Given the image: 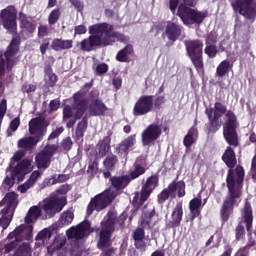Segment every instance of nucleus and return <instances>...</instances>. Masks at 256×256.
<instances>
[{
    "label": "nucleus",
    "mask_w": 256,
    "mask_h": 256,
    "mask_svg": "<svg viewBox=\"0 0 256 256\" xmlns=\"http://www.w3.org/2000/svg\"><path fill=\"white\" fill-rule=\"evenodd\" d=\"M229 69H231V63L227 60L222 61L216 68L215 77L221 89H227V87H229V84H225V80L223 79V77L229 73Z\"/></svg>",
    "instance_id": "4be33fe9"
},
{
    "label": "nucleus",
    "mask_w": 256,
    "mask_h": 256,
    "mask_svg": "<svg viewBox=\"0 0 256 256\" xmlns=\"http://www.w3.org/2000/svg\"><path fill=\"white\" fill-rule=\"evenodd\" d=\"M161 126L158 124H150L143 132H142V143L144 146L153 145L159 137H161Z\"/></svg>",
    "instance_id": "aec40b11"
},
{
    "label": "nucleus",
    "mask_w": 256,
    "mask_h": 256,
    "mask_svg": "<svg viewBox=\"0 0 256 256\" xmlns=\"http://www.w3.org/2000/svg\"><path fill=\"white\" fill-rule=\"evenodd\" d=\"M69 191H71V186L64 184L49 198L42 201L40 206L48 217H53L55 213H59L63 210V206L67 205V198L65 195H67Z\"/></svg>",
    "instance_id": "7ed1b4c3"
},
{
    "label": "nucleus",
    "mask_w": 256,
    "mask_h": 256,
    "mask_svg": "<svg viewBox=\"0 0 256 256\" xmlns=\"http://www.w3.org/2000/svg\"><path fill=\"white\" fill-rule=\"evenodd\" d=\"M31 187H33V183H31L29 180L27 182H25L24 184L20 185L18 187V191L20 193H27V191H29V189H31Z\"/></svg>",
    "instance_id": "6e6d98bb"
},
{
    "label": "nucleus",
    "mask_w": 256,
    "mask_h": 256,
    "mask_svg": "<svg viewBox=\"0 0 256 256\" xmlns=\"http://www.w3.org/2000/svg\"><path fill=\"white\" fill-rule=\"evenodd\" d=\"M143 173H145V168L141 165H136L134 171L130 174V180L137 179V177H140Z\"/></svg>",
    "instance_id": "603ef678"
},
{
    "label": "nucleus",
    "mask_w": 256,
    "mask_h": 256,
    "mask_svg": "<svg viewBox=\"0 0 256 256\" xmlns=\"http://www.w3.org/2000/svg\"><path fill=\"white\" fill-rule=\"evenodd\" d=\"M35 89H37V86H35L33 84H24L22 87L23 93H27L28 95H29V93L35 92Z\"/></svg>",
    "instance_id": "052dcab7"
},
{
    "label": "nucleus",
    "mask_w": 256,
    "mask_h": 256,
    "mask_svg": "<svg viewBox=\"0 0 256 256\" xmlns=\"http://www.w3.org/2000/svg\"><path fill=\"white\" fill-rule=\"evenodd\" d=\"M222 159L224 163L229 167V169H233L235 165H237V158L235 157V152L231 147H227L226 151L224 152Z\"/></svg>",
    "instance_id": "7c9ffc66"
},
{
    "label": "nucleus",
    "mask_w": 256,
    "mask_h": 256,
    "mask_svg": "<svg viewBox=\"0 0 256 256\" xmlns=\"http://www.w3.org/2000/svg\"><path fill=\"white\" fill-rule=\"evenodd\" d=\"M155 216V209L150 208L149 210L144 209L142 218L140 221L141 227L147 228L149 225H151V220Z\"/></svg>",
    "instance_id": "58836bf2"
},
{
    "label": "nucleus",
    "mask_w": 256,
    "mask_h": 256,
    "mask_svg": "<svg viewBox=\"0 0 256 256\" xmlns=\"http://www.w3.org/2000/svg\"><path fill=\"white\" fill-rule=\"evenodd\" d=\"M19 21L20 27L24 31H27L28 33H33V31H35V25H33L31 21H29V19L23 12L19 13Z\"/></svg>",
    "instance_id": "4c0bfd02"
},
{
    "label": "nucleus",
    "mask_w": 256,
    "mask_h": 256,
    "mask_svg": "<svg viewBox=\"0 0 256 256\" xmlns=\"http://www.w3.org/2000/svg\"><path fill=\"white\" fill-rule=\"evenodd\" d=\"M31 233H33L32 225L18 226L14 231L8 234L7 240L9 242H0V251L11 253V251L17 247V243L23 241V239H30Z\"/></svg>",
    "instance_id": "6e6552de"
},
{
    "label": "nucleus",
    "mask_w": 256,
    "mask_h": 256,
    "mask_svg": "<svg viewBox=\"0 0 256 256\" xmlns=\"http://www.w3.org/2000/svg\"><path fill=\"white\" fill-rule=\"evenodd\" d=\"M133 53V46L127 45L124 49L120 50L117 54L116 59L122 63L127 61V57Z\"/></svg>",
    "instance_id": "79ce46f5"
},
{
    "label": "nucleus",
    "mask_w": 256,
    "mask_h": 256,
    "mask_svg": "<svg viewBox=\"0 0 256 256\" xmlns=\"http://www.w3.org/2000/svg\"><path fill=\"white\" fill-rule=\"evenodd\" d=\"M227 111V108L225 105L216 102L214 105V108H207L206 109V115H208L209 121L212 125V127H215V130L219 129L221 125H223V121L221 120V117L225 115V112Z\"/></svg>",
    "instance_id": "dca6fc26"
},
{
    "label": "nucleus",
    "mask_w": 256,
    "mask_h": 256,
    "mask_svg": "<svg viewBox=\"0 0 256 256\" xmlns=\"http://www.w3.org/2000/svg\"><path fill=\"white\" fill-rule=\"evenodd\" d=\"M65 245V240L63 238H55L54 242L48 247L49 255H53L55 251H59Z\"/></svg>",
    "instance_id": "37998d69"
},
{
    "label": "nucleus",
    "mask_w": 256,
    "mask_h": 256,
    "mask_svg": "<svg viewBox=\"0 0 256 256\" xmlns=\"http://www.w3.org/2000/svg\"><path fill=\"white\" fill-rule=\"evenodd\" d=\"M244 177L245 170H243L241 166H237L235 170L229 169L228 171L226 178L228 195L223 202L220 212L223 221H228L229 217L233 214V209H235L241 201Z\"/></svg>",
    "instance_id": "f03ea898"
},
{
    "label": "nucleus",
    "mask_w": 256,
    "mask_h": 256,
    "mask_svg": "<svg viewBox=\"0 0 256 256\" xmlns=\"http://www.w3.org/2000/svg\"><path fill=\"white\" fill-rule=\"evenodd\" d=\"M92 87L91 83H87L84 85V87L74 94V118L75 119H81L83 115L85 114V111L87 110V100L85 99V93L86 91H89Z\"/></svg>",
    "instance_id": "4468645a"
},
{
    "label": "nucleus",
    "mask_w": 256,
    "mask_h": 256,
    "mask_svg": "<svg viewBox=\"0 0 256 256\" xmlns=\"http://www.w3.org/2000/svg\"><path fill=\"white\" fill-rule=\"evenodd\" d=\"M137 143V139L135 138V135L129 136L125 140L122 141L121 144L117 147L116 151L120 157L127 158V155H129V149L133 147Z\"/></svg>",
    "instance_id": "393cba45"
},
{
    "label": "nucleus",
    "mask_w": 256,
    "mask_h": 256,
    "mask_svg": "<svg viewBox=\"0 0 256 256\" xmlns=\"http://www.w3.org/2000/svg\"><path fill=\"white\" fill-rule=\"evenodd\" d=\"M0 19L2 25L8 33L15 35L17 33V9L14 6H8L1 10Z\"/></svg>",
    "instance_id": "f8f14e48"
},
{
    "label": "nucleus",
    "mask_w": 256,
    "mask_h": 256,
    "mask_svg": "<svg viewBox=\"0 0 256 256\" xmlns=\"http://www.w3.org/2000/svg\"><path fill=\"white\" fill-rule=\"evenodd\" d=\"M157 183H159V178H157V176H151L147 179L141 193L136 192L134 194L133 205L136 209H139V207L149 199V195L153 193V190L157 187Z\"/></svg>",
    "instance_id": "ddd939ff"
},
{
    "label": "nucleus",
    "mask_w": 256,
    "mask_h": 256,
    "mask_svg": "<svg viewBox=\"0 0 256 256\" xmlns=\"http://www.w3.org/2000/svg\"><path fill=\"white\" fill-rule=\"evenodd\" d=\"M114 189L118 191L119 189H125L126 186L131 183V177L129 176H120V177H113L110 179Z\"/></svg>",
    "instance_id": "473e14b6"
},
{
    "label": "nucleus",
    "mask_w": 256,
    "mask_h": 256,
    "mask_svg": "<svg viewBox=\"0 0 256 256\" xmlns=\"http://www.w3.org/2000/svg\"><path fill=\"white\" fill-rule=\"evenodd\" d=\"M181 221H183V203L178 202L172 211L170 223L172 227H179Z\"/></svg>",
    "instance_id": "bb28decb"
},
{
    "label": "nucleus",
    "mask_w": 256,
    "mask_h": 256,
    "mask_svg": "<svg viewBox=\"0 0 256 256\" xmlns=\"http://www.w3.org/2000/svg\"><path fill=\"white\" fill-rule=\"evenodd\" d=\"M6 111H7V100H2L0 104V125H1V121H3V117H5Z\"/></svg>",
    "instance_id": "4d7b16f0"
},
{
    "label": "nucleus",
    "mask_w": 256,
    "mask_h": 256,
    "mask_svg": "<svg viewBox=\"0 0 256 256\" xmlns=\"http://www.w3.org/2000/svg\"><path fill=\"white\" fill-rule=\"evenodd\" d=\"M189 57L203 55V43L199 40H188L185 43Z\"/></svg>",
    "instance_id": "a878e982"
},
{
    "label": "nucleus",
    "mask_w": 256,
    "mask_h": 256,
    "mask_svg": "<svg viewBox=\"0 0 256 256\" xmlns=\"http://www.w3.org/2000/svg\"><path fill=\"white\" fill-rule=\"evenodd\" d=\"M107 111V106L101 100L92 102L88 107V113L92 116L103 115Z\"/></svg>",
    "instance_id": "c85d7f7f"
},
{
    "label": "nucleus",
    "mask_w": 256,
    "mask_h": 256,
    "mask_svg": "<svg viewBox=\"0 0 256 256\" xmlns=\"http://www.w3.org/2000/svg\"><path fill=\"white\" fill-rule=\"evenodd\" d=\"M61 133H63V127H59L56 130H54L50 134L49 139H55V138L59 137L61 135Z\"/></svg>",
    "instance_id": "774afa93"
},
{
    "label": "nucleus",
    "mask_w": 256,
    "mask_h": 256,
    "mask_svg": "<svg viewBox=\"0 0 256 256\" xmlns=\"http://www.w3.org/2000/svg\"><path fill=\"white\" fill-rule=\"evenodd\" d=\"M153 111V96L143 95L134 105L133 115L134 117H141L151 113Z\"/></svg>",
    "instance_id": "a211bd4d"
},
{
    "label": "nucleus",
    "mask_w": 256,
    "mask_h": 256,
    "mask_svg": "<svg viewBox=\"0 0 256 256\" xmlns=\"http://www.w3.org/2000/svg\"><path fill=\"white\" fill-rule=\"evenodd\" d=\"M203 54H197L190 56V59L193 63V65L196 67V69L199 71L200 69H203Z\"/></svg>",
    "instance_id": "09e8293b"
},
{
    "label": "nucleus",
    "mask_w": 256,
    "mask_h": 256,
    "mask_svg": "<svg viewBox=\"0 0 256 256\" xmlns=\"http://www.w3.org/2000/svg\"><path fill=\"white\" fill-rule=\"evenodd\" d=\"M14 256H31V248L29 247V244L22 243Z\"/></svg>",
    "instance_id": "49530a36"
},
{
    "label": "nucleus",
    "mask_w": 256,
    "mask_h": 256,
    "mask_svg": "<svg viewBox=\"0 0 256 256\" xmlns=\"http://www.w3.org/2000/svg\"><path fill=\"white\" fill-rule=\"evenodd\" d=\"M226 117L228 119V122L224 126V137L228 143V145H232L233 147H237V118L235 117V114L233 112L228 111L226 112Z\"/></svg>",
    "instance_id": "2eb2a0df"
},
{
    "label": "nucleus",
    "mask_w": 256,
    "mask_h": 256,
    "mask_svg": "<svg viewBox=\"0 0 256 256\" xmlns=\"http://www.w3.org/2000/svg\"><path fill=\"white\" fill-rule=\"evenodd\" d=\"M91 232V224L87 221L80 223L76 227L67 230L66 234L69 239H83Z\"/></svg>",
    "instance_id": "412c9836"
},
{
    "label": "nucleus",
    "mask_w": 256,
    "mask_h": 256,
    "mask_svg": "<svg viewBox=\"0 0 256 256\" xmlns=\"http://www.w3.org/2000/svg\"><path fill=\"white\" fill-rule=\"evenodd\" d=\"M31 171H33V164L29 159L22 160V162L18 163L17 166L8 172L6 169V177L2 183L1 190L9 191L15 185V181H22L25 175L31 173Z\"/></svg>",
    "instance_id": "423d86ee"
},
{
    "label": "nucleus",
    "mask_w": 256,
    "mask_h": 256,
    "mask_svg": "<svg viewBox=\"0 0 256 256\" xmlns=\"http://www.w3.org/2000/svg\"><path fill=\"white\" fill-rule=\"evenodd\" d=\"M244 233H245V227L239 224L236 228V239H241Z\"/></svg>",
    "instance_id": "338daca9"
},
{
    "label": "nucleus",
    "mask_w": 256,
    "mask_h": 256,
    "mask_svg": "<svg viewBox=\"0 0 256 256\" xmlns=\"http://www.w3.org/2000/svg\"><path fill=\"white\" fill-rule=\"evenodd\" d=\"M3 205H5V207L1 210L2 217L0 218V227H2V231H5V229L11 225L13 213H15L17 205H19L17 194L15 192L6 194L4 199L0 201V207H3Z\"/></svg>",
    "instance_id": "1a4fd4ad"
},
{
    "label": "nucleus",
    "mask_w": 256,
    "mask_h": 256,
    "mask_svg": "<svg viewBox=\"0 0 256 256\" xmlns=\"http://www.w3.org/2000/svg\"><path fill=\"white\" fill-rule=\"evenodd\" d=\"M232 7L236 13H240L246 19H253L256 15L253 0H235L232 2Z\"/></svg>",
    "instance_id": "f3484780"
},
{
    "label": "nucleus",
    "mask_w": 256,
    "mask_h": 256,
    "mask_svg": "<svg viewBox=\"0 0 256 256\" xmlns=\"http://www.w3.org/2000/svg\"><path fill=\"white\" fill-rule=\"evenodd\" d=\"M85 129H87V120L83 118V120L79 122L77 126L78 135H83V131H85Z\"/></svg>",
    "instance_id": "13d9d810"
},
{
    "label": "nucleus",
    "mask_w": 256,
    "mask_h": 256,
    "mask_svg": "<svg viewBox=\"0 0 256 256\" xmlns=\"http://www.w3.org/2000/svg\"><path fill=\"white\" fill-rule=\"evenodd\" d=\"M169 197H171V190L169 188H166L158 195V202L165 203V201H167Z\"/></svg>",
    "instance_id": "3c124183"
},
{
    "label": "nucleus",
    "mask_w": 256,
    "mask_h": 256,
    "mask_svg": "<svg viewBox=\"0 0 256 256\" xmlns=\"http://www.w3.org/2000/svg\"><path fill=\"white\" fill-rule=\"evenodd\" d=\"M49 239H51V230L45 228L44 230L40 231L36 236V241H41L43 245H47Z\"/></svg>",
    "instance_id": "c03bdc74"
},
{
    "label": "nucleus",
    "mask_w": 256,
    "mask_h": 256,
    "mask_svg": "<svg viewBox=\"0 0 256 256\" xmlns=\"http://www.w3.org/2000/svg\"><path fill=\"white\" fill-rule=\"evenodd\" d=\"M74 217L71 211H66L61 215L60 221L62 225H69V223L73 222Z\"/></svg>",
    "instance_id": "8fccbe9b"
},
{
    "label": "nucleus",
    "mask_w": 256,
    "mask_h": 256,
    "mask_svg": "<svg viewBox=\"0 0 256 256\" xmlns=\"http://www.w3.org/2000/svg\"><path fill=\"white\" fill-rule=\"evenodd\" d=\"M109 70V66H107V64L105 63H102V64H99L96 68V73L98 75H103V73H105L106 71Z\"/></svg>",
    "instance_id": "680f3d73"
},
{
    "label": "nucleus",
    "mask_w": 256,
    "mask_h": 256,
    "mask_svg": "<svg viewBox=\"0 0 256 256\" xmlns=\"http://www.w3.org/2000/svg\"><path fill=\"white\" fill-rule=\"evenodd\" d=\"M103 164L105 169H107V171H113V169H115V165H117V156L115 155L108 156L104 160Z\"/></svg>",
    "instance_id": "a18cd8bd"
},
{
    "label": "nucleus",
    "mask_w": 256,
    "mask_h": 256,
    "mask_svg": "<svg viewBox=\"0 0 256 256\" xmlns=\"http://www.w3.org/2000/svg\"><path fill=\"white\" fill-rule=\"evenodd\" d=\"M73 146V142L71 141V138H66L62 141V147L65 149V151H69L71 147Z\"/></svg>",
    "instance_id": "0e129e2a"
},
{
    "label": "nucleus",
    "mask_w": 256,
    "mask_h": 256,
    "mask_svg": "<svg viewBox=\"0 0 256 256\" xmlns=\"http://www.w3.org/2000/svg\"><path fill=\"white\" fill-rule=\"evenodd\" d=\"M168 189H170L171 197H185V182L179 181V182H173L168 186Z\"/></svg>",
    "instance_id": "c756f323"
},
{
    "label": "nucleus",
    "mask_w": 256,
    "mask_h": 256,
    "mask_svg": "<svg viewBox=\"0 0 256 256\" xmlns=\"http://www.w3.org/2000/svg\"><path fill=\"white\" fill-rule=\"evenodd\" d=\"M43 202L39 203V206H32L28 213L27 216L25 217V223L27 224H22V225H31L30 223H35L37 221V218L41 215V210L43 211V207H41V204Z\"/></svg>",
    "instance_id": "cd10ccee"
},
{
    "label": "nucleus",
    "mask_w": 256,
    "mask_h": 256,
    "mask_svg": "<svg viewBox=\"0 0 256 256\" xmlns=\"http://www.w3.org/2000/svg\"><path fill=\"white\" fill-rule=\"evenodd\" d=\"M57 151V145H47L42 152L36 156V165L38 169H47L51 163V157Z\"/></svg>",
    "instance_id": "6ab92c4d"
},
{
    "label": "nucleus",
    "mask_w": 256,
    "mask_h": 256,
    "mask_svg": "<svg viewBox=\"0 0 256 256\" xmlns=\"http://www.w3.org/2000/svg\"><path fill=\"white\" fill-rule=\"evenodd\" d=\"M24 157H25V151L19 150L15 152L14 156L11 159L9 167L7 168V173H9L11 169H15V167H17L19 163H22L23 161H21V159H23Z\"/></svg>",
    "instance_id": "a19ab883"
},
{
    "label": "nucleus",
    "mask_w": 256,
    "mask_h": 256,
    "mask_svg": "<svg viewBox=\"0 0 256 256\" xmlns=\"http://www.w3.org/2000/svg\"><path fill=\"white\" fill-rule=\"evenodd\" d=\"M199 137V132L197 131V128L193 126L189 129L187 135L184 137L183 144L189 149L193 143L197 141V138Z\"/></svg>",
    "instance_id": "f704fd0d"
},
{
    "label": "nucleus",
    "mask_w": 256,
    "mask_h": 256,
    "mask_svg": "<svg viewBox=\"0 0 256 256\" xmlns=\"http://www.w3.org/2000/svg\"><path fill=\"white\" fill-rule=\"evenodd\" d=\"M75 35H85L87 33V28L84 25L76 26L75 29Z\"/></svg>",
    "instance_id": "69168bd1"
},
{
    "label": "nucleus",
    "mask_w": 256,
    "mask_h": 256,
    "mask_svg": "<svg viewBox=\"0 0 256 256\" xmlns=\"http://www.w3.org/2000/svg\"><path fill=\"white\" fill-rule=\"evenodd\" d=\"M202 203L203 202L199 198H194L190 201L189 209H190L191 221H193L195 217H199L201 213L199 209H201Z\"/></svg>",
    "instance_id": "c9c22d12"
},
{
    "label": "nucleus",
    "mask_w": 256,
    "mask_h": 256,
    "mask_svg": "<svg viewBox=\"0 0 256 256\" xmlns=\"http://www.w3.org/2000/svg\"><path fill=\"white\" fill-rule=\"evenodd\" d=\"M109 143H111V139L109 137L104 138L102 142H100L96 147V159H101V157H105L109 152Z\"/></svg>",
    "instance_id": "72a5a7b5"
},
{
    "label": "nucleus",
    "mask_w": 256,
    "mask_h": 256,
    "mask_svg": "<svg viewBox=\"0 0 256 256\" xmlns=\"http://www.w3.org/2000/svg\"><path fill=\"white\" fill-rule=\"evenodd\" d=\"M54 51H64L73 47V40L54 39L51 45Z\"/></svg>",
    "instance_id": "2f4dec72"
},
{
    "label": "nucleus",
    "mask_w": 256,
    "mask_h": 256,
    "mask_svg": "<svg viewBox=\"0 0 256 256\" xmlns=\"http://www.w3.org/2000/svg\"><path fill=\"white\" fill-rule=\"evenodd\" d=\"M90 36L81 42H77V47L80 46L82 51H93L94 47L99 45H113L115 41L127 43L129 37L113 31V26L107 23H100L89 27Z\"/></svg>",
    "instance_id": "f257e3e1"
},
{
    "label": "nucleus",
    "mask_w": 256,
    "mask_h": 256,
    "mask_svg": "<svg viewBox=\"0 0 256 256\" xmlns=\"http://www.w3.org/2000/svg\"><path fill=\"white\" fill-rule=\"evenodd\" d=\"M41 177V172H39V171H34L32 174H31V176H30V178L28 179V181L30 182V183H32V185H35V183H37V179H39Z\"/></svg>",
    "instance_id": "e2e57ef3"
},
{
    "label": "nucleus",
    "mask_w": 256,
    "mask_h": 256,
    "mask_svg": "<svg viewBox=\"0 0 256 256\" xmlns=\"http://www.w3.org/2000/svg\"><path fill=\"white\" fill-rule=\"evenodd\" d=\"M73 108L71 106H65L63 109V121H67V119H71L73 117Z\"/></svg>",
    "instance_id": "864d4df0"
},
{
    "label": "nucleus",
    "mask_w": 256,
    "mask_h": 256,
    "mask_svg": "<svg viewBox=\"0 0 256 256\" xmlns=\"http://www.w3.org/2000/svg\"><path fill=\"white\" fill-rule=\"evenodd\" d=\"M133 237L137 249H145V242L143 241V239H145V230H143L142 228L136 229L134 231Z\"/></svg>",
    "instance_id": "ea45409f"
},
{
    "label": "nucleus",
    "mask_w": 256,
    "mask_h": 256,
    "mask_svg": "<svg viewBox=\"0 0 256 256\" xmlns=\"http://www.w3.org/2000/svg\"><path fill=\"white\" fill-rule=\"evenodd\" d=\"M115 197H117V191H114L113 188H109L96 195L88 204L87 215H92L93 211H103L105 207L111 205V202Z\"/></svg>",
    "instance_id": "9b49d317"
},
{
    "label": "nucleus",
    "mask_w": 256,
    "mask_h": 256,
    "mask_svg": "<svg viewBox=\"0 0 256 256\" xmlns=\"http://www.w3.org/2000/svg\"><path fill=\"white\" fill-rule=\"evenodd\" d=\"M195 5H197V0H183L180 3L177 15L182 19L184 25H193V23L199 25L209 15L207 11H198L197 9L191 8L195 7Z\"/></svg>",
    "instance_id": "20e7f679"
},
{
    "label": "nucleus",
    "mask_w": 256,
    "mask_h": 256,
    "mask_svg": "<svg viewBox=\"0 0 256 256\" xmlns=\"http://www.w3.org/2000/svg\"><path fill=\"white\" fill-rule=\"evenodd\" d=\"M205 53L208 57H215V55H217V48L213 45L207 46L205 48Z\"/></svg>",
    "instance_id": "bf43d9fd"
},
{
    "label": "nucleus",
    "mask_w": 256,
    "mask_h": 256,
    "mask_svg": "<svg viewBox=\"0 0 256 256\" xmlns=\"http://www.w3.org/2000/svg\"><path fill=\"white\" fill-rule=\"evenodd\" d=\"M242 223H245L248 235H251V229L253 228V210L251 204L246 202L244 208L241 211Z\"/></svg>",
    "instance_id": "b1692460"
},
{
    "label": "nucleus",
    "mask_w": 256,
    "mask_h": 256,
    "mask_svg": "<svg viewBox=\"0 0 256 256\" xmlns=\"http://www.w3.org/2000/svg\"><path fill=\"white\" fill-rule=\"evenodd\" d=\"M117 219V213L111 210L102 221V229L100 231V240L98 242L99 249H105L111 245V233L114 231L115 221Z\"/></svg>",
    "instance_id": "9d476101"
},
{
    "label": "nucleus",
    "mask_w": 256,
    "mask_h": 256,
    "mask_svg": "<svg viewBox=\"0 0 256 256\" xmlns=\"http://www.w3.org/2000/svg\"><path fill=\"white\" fill-rule=\"evenodd\" d=\"M44 81L48 87H53L55 86V83H57V75L53 73V70L49 65H46L44 68Z\"/></svg>",
    "instance_id": "e433bc0d"
},
{
    "label": "nucleus",
    "mask_w": 256,
    "mask_h": 256,
    "mask_svg": "<svg viewBox=\"0 0 256 256\" xmlns=\"http://www.w3.org/2000/svg\"><path fill=\"white\" fill-rule=\"evenodd\" d=\"M29 131L32 136L19 140L18 147L22 149L35 147L47 132V122L42 118H34L29 122Z\"/></svg>",
    "instance_id": "39448f33"
},
{
    "label": "nucleus",
    "mask_w": 256,
    "mask_h": 256,
    "mask_svg": "<svg viewBox=\"0 0 256 256\" xmlns=\"http://www.w3.org/2000/svg\"><path fill=\"white\" fill-rule=\"evenodd\" d=\"M57 183V175H54L50 178H46L44 181H43V187H51V185H56Z\"/></svg>",
    "instance_id": "5fc2aeb1"
},
{
    "label": "nucleus",
    "mask_w": 256,
    "mask_h": 256,
    "mask_svg": "<svg viewBox=\"0 0 256 256\" xmlns=\"http://www.w3.org/2000/svg\"><path fill=\"white\" fill-rule=\"evenodd\" d=\"M19 38H13L6 52L0 55V79L11 75V69L17 65V52L19 51Z\"/></svg>",
    "instance_id": "0eeeda50"
},
{
    "label": "nucleus",
    "mask_w": 256,
    "mask_h": 256,
    "mask_svg": "<svg viewBox=\"0 0 256 256\" xmlns=\"http://www.w3.org/2000/svg\"><path fill=\"white\" fill-rule=\"evenodd\" d=\"M165 32L164 35L167 36L169 41H177L181 37V26L175 21H168L164 23Z\"/></svg>",
    "instance_id": "5701e85b"
},
{
    "label": "nucleus",
    "mask_w": 256,
    "mask_h": 256,
    "mask_svg": "<svg viewBox=\"0 0 256 256\" xmlns=\"http://www.w3.org/2000/svg\"><path fill=\"white\" fill-rule=\"evenodd\" d=\"M59 17H61V11L59 10V8L52 10L48 17V23L50 25H55V23L59 21Z\"/></svg>",
    "instance_id": "de8ad7c7"
}]
</instances>
